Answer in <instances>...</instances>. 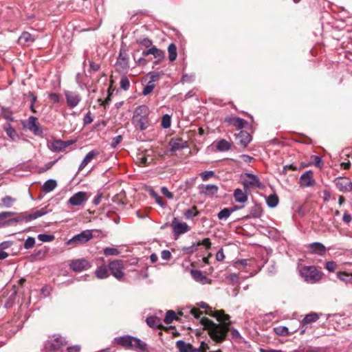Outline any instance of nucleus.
I'll use <instances>...</instances> for the list:
<instances>
[{
    "instance_id": "nucleus-48",
    "label": "nucleus",
    "mask_w": 352,
    "mask_h": 352,
    "mask_svg": "<svg viewBox=\"0 0 352 352\" xmlns=\"http://www.w3.org/2000/svg\"><path fill=\"white\" fill-rule=\"evenodd\" d=\"M155 58H157L159 60H162L164 57V52L157 48L156 47H151V54Z\"/></svg>"
},
{
    "instance_id": "nucleus-1",
    "label": "nucleus",
    "mask_w": 352,
    "mask_h": 352,
    "mask_svg": "<svg viewBox=\"0 0 352 352\" xmlns=\"http://www.w3.org/2000/svg\"><path fill=\"white\" fill-rule=\"evenodd\" d=\"M197 305L201 309H206L208 314L216 318L220 322L219 324H216L208 318L203 317L201 318L200 323L204 329L208 331L210 338L217 342H221L225 340L230 324L226 321L230 320V316L226 314L223 310L213 311L208 305L204 302H200L197 303Z\"/></svg>"
},
{
    "instance_id": "nucleus-59",
    "label": "nucleus",
    "mask_w": 352,
    "mask_h": 352,
    "mask_svg": "<svg viewBox=\"0 0 352 352\" xmlns=\"http://www.w3.org/2000/svg\"><path fill=\"white\" fill-rule=\"evenodd\" d=\"M197 246L199 245H204L206 249H210L211 247V243L210 241V239L208 238H205L201 241H198L196 243Z\"/></svg>"
},
{
    "instance_id": "nucleus-7",
    "label": "nucleus",
    "mask_w": 352,
    "mask_h": 352,
    "mask_svg": "<svg viewBox=\"0 0 352 352\" xmlns=\"http://www.w3.org/2000/svg\"><path fill=\"white\" fill-rule=\"evenodd\" d=\"M129 55L126 51L121 49L115 65L117 72L119 73H126L129 68Z\"/></svg>"
},
{
    "instance_id": "nucleus-29",
    "label": "nucleus",
    "mask_w": 352,
    "mask_h": 352,
    "mask_svg": "<svg viewBox=\"0 0 352 352\" xmlns=\"http://www.w3.org/2000/svg\"><path fill=\"white\" fill-rule=\"evenodd\" d=\"M190 274L195 281L199 282L202 284L206 283L207 278L203 274L201 271L197 270H192L190 271Z\"/></svg>"
},
{
    "instance_id": "nucleus-38",
    "label": "nucleus",
    "mask_w": 352,
    "mask_h": 352,
    "mask_svg": "<svg viewBox=\"0 0 352 352\" xmlns=\"http://www.w3.org/2000/svg\"><path fill=\"white\" fill-rule=\"evenodd\" d=\"M68 145L69 144L67 142L60 140H54L52 144V148L56 151H63L67 148Z\"/></svg>"
},
{
    "instance_id": "nucleus-19",
    "label": "nucleus",
    "mask_w": 352,
    "mask_h": 352,
    "mask_svg": "<svg viewBox=\"0 0 352 352\" xmlns=\"http://www.w3.org/2000/svg\"><path fill=\"white\" fill-rule=\"evenodd\" d=\"M308 248L311 253L323 256L326 252L325 246L319 242H314L308 245Z\"/></svg>"
},
{
    "instance_id": "nucleus-32",
    "label": "nucleus",
    "mask_w": 352,
    "mask_h": 352,
    "mask_svg": "<svg viewBox=\"0 0 352 352\" xmlns=\"http://www.w3.org/2000/svg\"><path fill=\"white\" fill-rule=\"evenodd\" d=\"M95 274L96 276L100 279L106 278L109 276L108 268L104 265L97 267L95 271Z\"/></svg>"
},
{
    "instance_id": "nucleus-33",
    "label": "nucleus",
    "mask_w": 352,
    "mask_h": 352,
    "mask_svg": "<svg viewBox=\"0 0 352 352\" xmlns=\"http://www.w3.org/2000/svg\"><path fill=\"white\" fill-rule=\"evenodd\" d=\"M319 319V315L316 313H310L307 314L302 319L301 323L302 325L309 324L317 321Z\"/></svg>"
},
{
    "instance_id": "nucleus-63",
    "label": "nucleus",
    "mask_w": 352,
    "mask_h": 352,
    "mask_svg": "<svg viewBox=\"0 0 352 352\" xmlns=\"http://www.w3.org/2000/svg\"><path fill=\"white\" fill-rule=\"evenodd\" d=\"M139 44L144 45L146 47H149L152 45L153 42L148 38H143L138 42Z\"/></svg>"
},
{
    "instance_id": "nucleus-15",
    "label": "nucleus",
    "mask_w": 352,
    "mask_h": 352,
    "mask_svg": "<svg viewBox=\"0 0 352 352\" xmlns=\"http://www.w3.org/2000/svg\"><path fill=\"white\" fill-rule=\"evenodd\" d=\"M87 199V192L80 191L72 196L68 200V204L74 206H80L85 203Z\"/></svg>"
},
{
    "instance_id": "nucleus-62",
    "label": "nucleus",
    "mask_w": 352,
    "mask_h": 352,
    "mask_svg": "<svg viewBox=\"0 0 352 352\" xmlns=\"http://www.w3.org/2000/svg\"><path fill=\"white\" fill-rule=\"evenodd\" d=\"M189 313L192 315L195 318H199L200 315L203 314L199 309L197 308H190L189 310Z\"/></svg>"
},
{
    "instance_id": "nucleus-45",
    "label": "nucleus",
    "mask_w": 352,
    "mask_h": 352,
    "mask_svg": "<svg viewBox=\"0 0 352 352\" xmlns=\"http://www.w3.org/2000/svg\"><path fill=\"white\" fill-rule=\"evenodd\" d=\"M163 74V72H153L146 75V78H148L149 81L155 83V82L157 81Z\"/></svg>"
},
{
    "instance_id": "nucleus-40",
    "label": "nucleus",
    "mask_w": 352,
    "mask_h": 352,
    "mask_svg": "<svg viewBox=\"0 0 352 352\" xmlns=\"http://www.w3.org/2000/svg\"><path fill=\"white\" fill-rule=\"evenodd\" d=\"M168 52L169 60L171 62L174 61L177 56L176 45L174 43L170 44L168 47Z\"/></svg>"
},
{
    "instance_id": "nucleus-26",
    "label": "nucleus",
    "mask_w": 352,
    "mask_h": 352,
    "mask_svg": "<svg viewBox=\"0 0 352 352\" xmlns=\"http://www.w3.org/2000/svg\"><path fill=\"white\" fill-rule=\"evenodd\" d=\"M236 135L241 144L244 146H247L252 140L251 135L247 131H240Z\"/></svg>"
},
{
    "instance_id": "nucleus-28",
    "label": "nucleus",
    "mask_w": 352,
    "mask_h": 352,
    "mask_svg": "<svg viewBox=\"0 0 352 352\" xmlns=\"http://www.w3.org/2000/svg\"><path fill=\"white\" fill-rule=\"evenodd\" d=\"M263 213V210L260 206L255 205L250 210V213L245 216L246 219L259 218Z\"/></svg>"
},
{
    "instance_id": "nucleus-22",
    "label": "nucleus",
    "mask_w": 352,
    "mask_h": 352,
    "mask_svg": "<svg viewBox=\"0 0 352 352\" xmlns=\"http://www.w3.org/2000/svg\"><path fill=\"white\" fill-rule=\"evenodd\" d=\"M100 154L99 151L97 150H92L89 151L82 160L81 164L78 167V171L82 170L89 162H91L93 159H94L96 156Z\"/></svg>"
},
{
    "instance_id": "nucleus-4",
    "label": "nucleus",
    "mask_w": 352,
    "mask_h": 352,
    "mask_svg": "<svg viewBox=\"0 0 352 352\" xmlns=\"http://www.w3.org/2000/svg\"><path fill=\"white\" fill-rule=\"evenodd\" d=\"M300 274L307 283L311 284L318 282L322 276V273L319 272L314 266H305L302 267Z\"/></svg>"
},
{
    "instance_id": "nucleus-56",
    "label": "nucleus",
    "mask_w": 352,
    "mask_h": 352,
    "mask_svg": "<svg viewBox=\"0 0 352 352\" xmlns=\"http://www.w3.org/2000/svg\"><path fill=\"white\" fill-rule=\"evenodd\" d=\"M35 244V239L32 236H29L26 239L24 243V248L27 250L32 248L34 247Z\"/></svg>"
},
{
    "instance_id": "nucleus-20",
    "label": "nucleus",
    "mask_w": 352,
    "mask_h": 352,
    "mask_svg": "<svg viewBox=\"0 0 352 352\" xmlns=\"http://www.w3.org/2000/svg\"><path fill=\"white\" fill-rule=\"evenodd\" d=\"M24 217V221L26 223H29L34 219H36L38 217H43L45 214H47V211L45 208H41L40 210H37L31 213L23 212Z\"/></svg>"
},
{
    "instance_id": "nucleus-23",
    "label": "nucleus",
    "mask_w": 352,
    "mask_h": 352,
    "mask_svg": "<svg viewBox=\"0 0 352 352\" xmlns=\"http://www.w3.org/2000/svg\"><path fill=\"white\" fill-rule=\"evenodd\" d=\"M3 130L6 133L10 140L16 141L19 139V135L15 129L11 125L10 123H6L3 126Z\"/></svg>"
},
{
    "instance_id": "nucleus-47",
    "label": "nucleus",
    "mask_w": 352,
    "mask_h": 352,
    "mask_svg": "<svg viewBox=\"0 0 352 352\" xmlns=\"http://www.w3.org/2000/svg\"><path fill=\"white\" fill-rule=\"evenodd\" d=\"M274 331L278 336H286L289 334L287 327L283 326H278L274 328Z\"/></svg>"
},
{
    "instance_id": "nucleus-36",
    "label": "nucleus",
    "mask_w": 352,
    "mask_h": 352,
    "mask_svg": "<svg viewBox=\"0 0 352 352\" xmlns=\"http://www.w3.org/2000/svg\"><path fill=\"white\" fill-rule=\"evenodd\" d=\"M16 214V212L12 211H5L0 212V228L6 227L7 219Z\"/></svg>"
},
{
    "instance_id": "nucleus-5",
    "label": "nucleus",
    "mask_w": 352,
    "mask_h": 352,
    "mask_svg": "<svg viewBox=\"0 0 352 352\" xmlns=\"http://www.w3.org/2000/svg\"><path fill=\"white\" fill-rule=\"evenodd\" d=\"M94 235L92 230H83L79 234L74 235L72 238L69 239L67 242V245H72L75 247L85 244L93 238Z\"/></svg>"
},
{
    "instance_id": "nucleus-8",
    "label": "nucleus",
    "mask_w": 352,
    "mask_h": 352,
    "mask_svg": "<svg viewBox=\"0 0 352 352\" xmlns=\"http://www.w3.org/2000/svg\"><path fill=\"white\" fill-rule=\"evenodd\" d=\"M67 344L65 338L61 336H54L47 340L45 343V347L50 351H56Z\"/></svg>"
},
{
    "instance_id": "nucleus-41",
    "label": "nucleus",
    "mask_w": 352,
    "mask_h": 352,
    "mask_svg": "<svg viewBox=\"0 0 352 352\" xmlns=\"http://www.w3.org/2000/svg\"><path fill=\"white\" fill-rule=\"evenodd\" d=\"M266 203L270 208L276 207L278 204V196L275 194L269 195L266 199Z\"/></svg>"
},
{
    "instance_id": "nucleus-51",
    "label": "nucleus",
    "mask_w": 352,
    "mask_h": 352,
    "mask_svg": "<svg viewBox=\"0 0 352 352\" xmlns=\"http://www.w3.org/2000/svg\"><path fill=\"white\" fill-rule=\"evenodd\" d=\"M155 87V83H153L152 82L148 80L147 85L144 87L142 90V94L144 96H147L150 94L153 91Z\"/></svg>"
},
{
    "instance_id": "nucleus-52",
    "label": "nucleus",
    "mask_w": 352,
    "mask_h": 352,
    "mask_svg": "<svg viewBox=\"0 0 352 352\" xmlns=\"http://www.w3.org/2000/svg\"><path fill=\"white\" fill-rule=\"evenodd\" d=\"M215 173L213 170H206L200 174V177L204 182L208 181L210 177H214Z\"/></svg>"
},
{
    "instance_id": "nucleus-60",
    "label": "nucleus",
    "mask_w": 352,
    "mask_h": 352,
    "mask_svg": "<svg viewBox=\"0 0 352 352\" xmlns=\"http://www.w3.org/2000/svg\"><path fill=\"white\" fill-rule=\"evenodd\" d=\"M93 122V118L91 117V112L89 111L86 115L84 116V118H83V124L84 125H87V124H91V122Z\"/></svg>"
},
{
    "instance_id": "nucleus-17",
    "label": "nucleus",
    "mask_w": 352,
    "mask_h": 352,
    "mask_svg": "<svg viewBox=\"0 0 352 352\" xmlns=\"http://www.w3.org/2000/svg\"><path fill=\"white\" fill-rule=\"evenodd\" d=\"M299 184L302 187H309L315 184V180L313 177V172L307 170L300 177Z\"/></svg>"
},
{
    "instance_id": "nucleus-61",
    "label": "nucleus",
    "mask_w": 352,
    "mask_h": 352,
    "mask_svg": "<svg viewBox=\"0 0 352 352\" xmlns=\"http://www.w3.org/2000/svg\"><path fill=\"white\" fill-rule=\"evenodd\" d=\"M161 192L164 196L167 197L169 199H172L173 198V195L171 192L168 190V189L166 187H162L161 188Z\"/></svg>"
},
{
    "instance_id": "nucleus-54",
    "label": "nucleus",
    "mask_w": 352,
    "mask_h": 352,
    "mask_svg": "<svg viewBox=\"0 0 352 352\" xmlns=\"http://www.w3.org/2000/svg\"><path fill=\"white\" fill-rule=\"evenodd\" d=\"M151 194L155 198L156 203L159 204L161 207L165 208L166 206V202L163 201L162 198L160 195H158L157 193L152 190Z\"/></svg>"
},
{
    "instance_id": "nucleus-10",
    "label": "nucleus",
    "mask_w": 352,
    "mask_h": 352,
    "mask_svg": "<svg viewBox=\"0 0 352 352\" xmlns=\"http://www.w3.org/2000/svg\"><path fill=\"white\" fill-rule=\"evenodd\" d=\"M109 270L111 274L118 280H120L123 276V263L122 261L115 260L109 264Z\"/></svg>"
},
{
    "instance_id": "nucleus-6",
    "label": "nucleus",
    "mask_w": 352,
    "mask_h": 352,
    "mask_svg": "<svg viewBox=\"0 0 352 352\" xmlns=\"http://www.w3.org/2000/svg\"><path fill=\"white\" fill-rule=\"evenodd\" d=\"M244 176L245 178L243 181V185L245 188H264V184L260 181L257 175L250 173H245Z\"/></svg>"
},
{
    "instance_id": "nucleus-3",
    "label": "nucleus",
    "mask_w": 352,
    "mask_h": 352,
    "mask_svg": "<svg viewBox=\"0 0 352 352\" xmlns=\"http://www.w3.org/2000/svg\"><path fill=\"white\" fill-rule=\"evenodd\" d=\"M115 340L118 344L127 349H139L142 351H145L147 349L145 342L131 336L118 337Z\"/></svg>"
},
{
    "instance_id": "nucleus-58",
    "label": "nucleus",
    "mask_w": 352,
    "mask_h": 352,
    "mask_svg": "<svg viewBox=\"0 0 352 352\" xmlns=\"http://www.w3.org/2000/svg\"><path fill=\"white\" fill-rule=\"evenodd\" d=\"M104 254L106 255V256H109V255H117L118 254V251L117 249L116 248H106L104 250Z\"/></svg>"
},
{
    "instance_id": "nucleus-42",
    "label": "nucleus",
    "mask_w": 352,
    "mask_h": 352,
    "mask_svg": "<svg viewBox=\"0 0 352 352\" xmlns=\"http://www.w3.org/2000/svg\"><path fill=\"white\" fill-rule=\"evenodd\" d=\"M177 317L176 316V314L173 310H168L165 316V318L164 319V322L166 324H170L174 320H177Z\"/></svg>"
},
{
    "instance_id": "nucleus-25",
    "label": "nucleus",
    "mask_w": 352,
    "mask_h": 352,
    "mask_svg": "<svg viewBox=\"0 0 352 352\" xmlns=\"http://www.w3.org/2000/svg\"><path fill=\"white\" fill-rule=\"evenodd\" d=\"M241 208L242 206H235L234 208H224L217 214V217L219 220H226L235 210Z\"/></svg>"
},
{
    "instance_id": "nucleus-31",
    "label": "nucleus",
    "mask_w": 352,
    "mask_h": 352,
    "mask_svg": "<svg viewBox=\"0 0 352 352\" xmlns=\"http://www.w3.org/2000/svg\"><path fill=\"white\" fill-rule=\"evenodd\" d=\"M146 324L152 328H159L162 325L161 319L157 316H149L146 319Z\"/></svg>"
},
{
    "instance_id": "nucleus-13",
    "label": "nucleus",
    "mask_w": 352,
    "mask_h": 352,
    "mask_svg": "<svg viewBox=\"0 0 352 352\" xmlns=\"http://www.w3.org/2000/svg\"><path fill=\"white\" fill-rule=\"evenodd\" d=\"M70 268L74 272H80L91 267V264L85 258L72 260L69 263Z\"/></svg>"
},
{
    "instance_id": "nucleus-34",
    "label": "nucleus",
    "mask_w": 352,
    "mask_h": 352,
    "mask_svg": "<svg viewBox=\"0 0 352 352\" xmlns=\"http://www.w3.org/2000/svg\"><path fill=\"white\" fill-rule=\"evenodd\" d=\"M337 277L346 285H352V274L339 272L337 274Z\"/></svg>"
},
{
    "instance_id": "nucleus-57",
    "label": "nucleus",
    "mask_w": 352,
    "mask_h": 352,
    "mask_svg": "<svg viewBox=\"0 0 352 352\" xmlns=\"http://www.w3.org/2000/svg\"><path fill=\"white\" fill-rule=\"evenodd\" d=\"M336 262L331 261H327L325 263V268L330 272H333L336 270Z\"/></svg>"
},
{
    "instance_id": "nucleus-24",
    "label": "nucleus",
    "mask_w": 352,
    "mask_h": 352,
    "mask_svg": "<svg viewBox=\"0 0 352 352\" xmlns=\"http://www.w3.org/2000/svg\"><path fill=\"white\" fill-rule=\"evenodd\" d=\"M169 144L171 146L170 151L173 152L186 147V142H184L181 138L171 140Z\"/></svg>"
},
{
    "instance_id": "nucleus-2",
    "label": "nucleus",
    "mask_w": 352,
    "mask_h": 352,
    "mask_svg": "<svg viewBox=\"0 0 352 352\" xmlns=\"http://www.w3.org/2000/svg\"><path fill=\"white\" fill-rule=\"evenodd\" d=\"M148 114L149 109L147 106L140 105L137 107L132 118V122L135 127L140 131L146 130L149 126Z\"/></svg>"
},
{
    "instance_id": "nucleus-64",
    "label": "nucleus",
    "mask_w": 352,
    "mask_h": 352,
    "mask_svg": "<svg viewBox=\"0 0 352 352\" xmlns=\"http://www.w3.org/2000/svg\"><path fill=\"white\" fill-rule=\"evenodd\" d=\"M313 160H314V164L316 166H317L318 168H321L322 166L323 165V162L322 160V158L319 156H313Z\"/></svg>"
},
{
    "instance_id": "nucleus-50",
    "label": "nucleus",
    "mask_w": 352,
    "mask_h": 352,
    "mask_svg": "<svg viewBox=\"0 0 352 352\" xmlns=\"http://www.w3.org/2000/svg\"><path fill=\"white\" fill-rule=\"evenodd\" d=\"M171 124V118L169 115L165 114L162 116L161 125L164 129H168Z\"/></svg>"
},
{
    "instance_id": "nucleus-18",
    "label": "nucleus",
    "mask_w": 352,
    "mask_h": 352,
    "mask_svg": "<svg viewBox=\"0 0 352 352\" xmlns=\"http://www.w3.org/2000/svg\"><path fill=\"white\" fill-rule=\"evenodd\" d=\"M37 36L31 34L28 32H23L19 38L18 43L21 45H30L33 43Z\"/></svg>"
},
{
    "instance_id": "nucleus-12",
    "label": "nucleus",
    "mask_w": 352,
    "mask_h": 352,
    "mask_svg": "<svg viewBox=\"0 0 352 352\" xmlns=\"http://www.w3.org/2000/svg\"><path fill=\"white\" fill-rule=\"evenodd\" d=\"M333 182L336 188L342 192H349L352 190V182L349 178L338 177L333 180Z\"/></svg>"
},
{
    "instance_id": "nucleus-14",
    "label": "nucleus",
    "mask_w": 352,
    "mask_h": 352,
    "mask_svg": "<svg viewBox=\"0 0 352 352\" xmlns=\"http://www.w3.org/2000/svg\"><path fill=\"white\" fill-rule=\"evenodd\" d=\"M65 96L69 107H76L81 100L80 94L76 91H65Z\"/></svg>"
},
{
    "instance_id": "nucleus-16",
    "label": "nucleus",
    "mask_w": 352,
    "mask_h": 352,
    "mask_svg": "<svg viewBox=\"0 0 352 352\" xmlns=\"http://www.w3.org/2000/svg\"><path fill=\"white\" fill-rule=\"evenodd\" d=\"M199 192L206 196H212L217 193L219 187L214 184H200L198 186Z\"/></svg>"
},
{
    "instance_id": "nucleus-53",
    "label": "nucleus",
    "mask_w": 352,
    "mask_h": 352,
    "mask_svg": "<svg viewBox=\"0 0 352 352\" xmlns=\"http://www.w3.org/2000/svg\"><path fill=\"white\" fill-rule=\"evenodd\" d=\"M38 239L42 242H50L54 239L52 234H40L38 235Z\"/></svg>"
},
{
    "instance_id": "nucleus-49",
    "label": "nucleus",
    "mask_w": 352,
    "mask_h": 352,
    "mask_svg": "<svg viewBox=\"0 0 352 352\" xmlns=\"http://www.w3.org/2000/svg\"><path fill=\"white\" fill-rule=\"evenodd\" d=\"M120 88L124 91H127L130 87V82L126 76H122L120 81Z\"/></svg>"
},
{
    "instance_id": "nucleus-30",
    "label": "nucleus",
    "mask_w": 352,
    "mask_h": 352,
    "mask_svg": "<svg viewBox=\"0 0 352 352\" xmlns=\"http://www.w3.org/2000/svg\"><path fill=\"white\" fill-rule=\"evenodd\" d=\"M176 347L179 352H190L192 344L179 340L176 342Z\"/></svg>"
},
{
    "instance_id": "nucleus-27",
    "label": "nucleus",
    "mask_w": 352,
    "mask_h": 352,
    "mask_svg": "<svg viewBox=\"0 0 352 352\" xmlns=\"http://www.w3.org/2000/svg\"><path fill=\"white\" fill-rule=\"evenodd\" d=\"M234 200L238 203H245L248 200V195L241 189L236 188L233 194Z\"/></svg>"
},
{
    "instance_id": "nucleus-55",
    "label": "nucleus",
    "mask_w": 352,
    "mask_h": 352,
    "mask_svg": "<svg viewBox=\"0 0 352 352\" xmlns=\"http://www.w3.org/2000/svg\"><path fill=\"white\" fill-rule=\"evenodd\" d=\"M197 243H193L190 246L184 247L182 248V251L187 254H191L194 253L197 250Z\"/></svg>"
},
{
    "instance_id": "nucleus-11",
    "label": "nucleus",
    "mask_w": 352,
    "mask_h": 352,
    "mask_svg": "<svg viewBox=\"0 0 352 352\" xmlns=\"http://www.w3.org/2000/svg\"><path fill=\"white\" fill-rule=\"evenodd\" d=\"M23 126L24 128L32 132L35 135L39 136L43 134V130L37 122V118L34 116H30L27 121L23 122Z\"/></svg>"
},
{
    "instance_id": "nucleus-37",
    "label": "nucleus",
    "mask_w": 352,
    "mask_h": 352,
    "mask_svg": "<svg viewBox=\"0 0 352 352\" xmlns=\"http://www.w3.org/2000/svg\"><path fill=\"white\" fill-rule=\"evenodd\" d=\"M57 186V182L56 180L50 179H47L43 186V190L45 192H50L54 190Z\"/></svg>"
},
{
    "instance_id": "nucleus-43",
    "label": "nucleus",
    "mask_w": 352,
    "mask_h": 352,
    "mask_svg": "<svg viewBox=\"0 0 352 352\" xmlns=\"http://www.w3.org/2000/svg\"><path fill=\"white\" fill-rule=\"evenodd\" d=\"M1 116L4 119L9 122H13L14 118L12 116V112L10 111L9 108L1 107Z\"/></svg>"
},
{
    "instance_id": "nucleus-39",
    "label": "nucleus",
    "mask_w": 352,
    "mask_h": 352,
    "mask_svg": "<svg viewBox=\"0 0 352 352\" xmlns=\"http://www.w3.org/2000/svg\"><path fill=\"white\" fill-rule=\"evenodd\" d=\"M199 214V212L197 210V208L193 206L192 208L186 210L184 212V215L186 219H191Z\"/></svg>"
},
{
    "instance_id": "nucleus-21",
    "label": "nucleus",
    "mask_w": 352,
    "mask_h": 352,
    "mask_svg": "<svg viewBox=\"0 0 352 352\" xmlns=\"http://www.w3.org/2000/svg\"><path fill=\"white\" fill-rule=\"evenodd\" d=\"M226 121L230 125H232L236 128L237 130L241 131L243 128H244L245 125L247 124V121L244 119L237 118V117H231L228 118L226 120Z\"/></svg>"
},
{
    "instance_id": "nucleus-9",
    "label": "nucleus",
    "mask_w": 352,
    "mask_h": 352,
    "mask_svg": "<svg viewBox=\"0 0 352 352\" xmlns=\"http://www.w3.org/2000/svg\"><path fill=\"white\" fill-rule=\"evenodd\" d=\"M170 226L173 229V233L175 236L185 234L190 230V227L186 222L180 221L176 217L173 219Z\"/></svg>"
},
{
    "instance_id": "nucleus-35",
    "label": "nucleus",
    "mask_w": 352,
    "mask_h": 352,
    "mask_svg": "<svg viewBox=\"0 0 352 352\" xmlns=\"http://www.w3.org/2000/svg\"><path fill=\"white\" fill-rule=\"evenodd\" d=\"M216 148L219 151H228L231 148V144L227 140L221 139L217 142Z\"/></svg>"
},
{
    "instance_id": "nucleus-44",
    "label": "nucleus",
    "mask_w": 352,
    "mask_h": 352,
    "mask_svg": "<svg viewBox=\"0 0 352 352\" xmlns=\"http://www.w3.org/2000/svg\"><path fill=\"white\" fill-rule=\"evenodd\" d=\"M23 221H24V217H23V213L22 212V213H20L17 217H16L14 218L8 219L6 224L8 225V226H13L16 223H21Z\"/></svg>"
},
{
    "instance_id": "nucleus-46",
    "label": "nucleus",
    "mask_w": 352,
    "mask_h": 352,
    "mask_svg": "<svg viewBox=\"0 0 352 352\" xmlns=\"http://www.w3.org/2000/svg\"><path fill=\"white\" fill-rule=\"evenodd\" d=\"M2 204L6 208H10L16 202V199L10 196H5L1 199Z\"/></svg>"
}]
</instances>
